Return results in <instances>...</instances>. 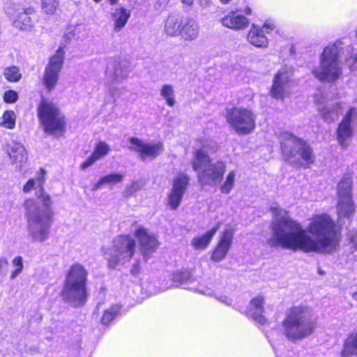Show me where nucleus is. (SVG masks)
<instances>
[{
	"instance_id": "obj_1",
	"label": "nucleus",
	"mask_w": 357,
	"mask_h": 357,
	"mask_svg": "<svg viewBox=\"0 0 357 357\" xmlns=\"http://www.w3.org/2000/svg\"><path fill=\"white\" fill-rule=\"evenodd\" d=\"M274 220L272 237L267 240L271 248L282 247L292 251L331 254L338 247L342 229L326 213L312 215L307 229L292 219L288 211L271 208Z\"/></svg>"
},
{
	"instance_id": "obj_2",
	"label": "nucleus",
	"mask_w": 357,
	"mask_h": 357,
	"mask_svg": "<svg viewBox=\"0 0 357 357\" xmlns=\"http://www.w3.org/2000/svg\"><path fill=\"white\" fill-rule=\"evenodd\" d=\"M40 174L37 177V188H40V193L38 198L41 199L44 208L42 209L37 206L33 199H26L24 205L29 227L39 228L32 233V238L34 241L42 242L48 237L49 229L53 221L54 211L51 208L52 204L51 197L45 192L43 188L45 171L40 169Z\"/></svg>"
},
{
	"instance_id": "obj_3",
	"label": "nucleus",
	"mask_w": 357,
	"mask_h": 357,
	"mask_svg": "<svg viewBox=\"0 0 357 357\" xmlns=\"http://www.w3.org/2000/svg\"><path fill=\"white\" fill-rule=\"evenodd\" d=\"M281 326L285 337L290 342H296L314 333L317 321L308 306L294 305L286 310Z\"/></svg>"
},
{
	"instance_id": "obj_4",
	"label": "nucleus",
	"mask_w": 357,
	"mask_h": 357,
	"mask_svg": "<svg viewBox=\"0 0 357 357\" xmlns=\"http://www.w3.org/2000/svg\"><path fill=\"white\" fill-rule=\"evenodd\" d=\"M87 282L88 271L85 267L79 263L72 264L66 273L61 296L75 307L84 305L89 296Z\"/></svg>"
},
{
	"instance_id": "obj_5",
	"label": "nucleus",
	"mask_w": 357,
	"mask_h": 357,
	"mask_svg": "<svg viewBox=\"0 0 357 357\" xmlns=\"http://www.w3.org/2000/svg\"><path fill=\"white\" fill-rule=\"evenodd\" d=\"M193 170L197 173L198 182L202 185L220 183L226 172V165L222 160L212 162L207 152L202 149H196L191 161Z\"/></svg>"
},
{
	"instance_id": "obj_6",
	"label": "nucleus",
	"mask_w": 357,
	"mask_h": 357,
	"mask_svg": "<svg viewBox=\"0 0 357 357\" xmlns=\"http://www.w3.org/2000/svg\"><path fill=\"white\" fill-rule=\"evenodd\" d=\"M37 115L43 131L50 135L61 136L66 130L67 121L60 107L42 97L37 105Z\"/></svg>"
},
{
	"instance_id": "obj_7",
	"label": "nucleus",
	"mask_w": 357,
	"mask_h": 357,
	"mask_svg": "<svg viewBox=\"0 0 357 357\" xmlns=\"http://www.w3.org/2000/svg\"><path fill=\"white\" fill-rule=\"evenodd\" d=\"M340 50L336 43L326 46L319 57V67L312 73L320 82L334 83L341 78L342 70L340 64Z\"/></svg>"
},
{
	"instance_id": "obj_8",
	"label": "nucleus",
	"mask_w": 357,
	"mask_h": 357,
	"mask_svg": "<svg viewBox=\"0 0 357 357\" xmlns=\"http://www.w3.org/2000/svg\"><path fill=\"white\" fill-rule=\"evenodd\" d=\"M281 150L284 160L298 167L310 168L315 162L312 147L306 141L294 135L284 141Z\"/></svg>"
},
{
	"instance_id": "obj_9",
	"label": "nucleus",
	"mask_w": 357,
	"mask_h": 357,
	"mask_svg": "<svg viewBox=\"0 0 357 357\" xmlns=\"http://www.w3.org/2000/svg\"><path fill=\"white\" fill-rule=\"evenodd\" d=\"M256 115L250 109L233 107L227 110L226 120L231 128L238 135L251 133L256 127Z\"/></svg>"
},
{
	"instance_id": "obj_10",
	"label": "nucleus",
	"mask_w": 357,
	"mask_h": 357,
	"mask_svg": "<svg viewBox=\"0 0 357 357\" xmlns=\"http://www.w3.org/2000/svg\"><path fill=\"white\" fill-rule=\"evenodd\" d=\"M136 241L129 234H120L113 240L112 252H104L108 255L107 257V265L110 269H114L121 260L127 259L130 260L135 254Z\"/></svg>"
},
{
	"instance_id": "obj_11",
	"label": "nucleus",
	"mask_w": 357,
	"mask_h": 357,
	"mask_svg": "<svg viewBox=\"0 0 357 357\" xmlns=\"http://www.w3.org/2000/svg\"><path fill=\"white\" fill-rule=\"evenodd\" d=\"M64 59V46L59 47L55 53L48 59L41 78V83L49 93L54 91L59 84Z\"/></svg>"
},
{
	"instance_id": "obj_12",
	"label": "nucleus",
	"mask_w": 357,
	"mask_h": 357,
	"mask_svg": "<svg viewBox=\"0 0 357 357\" xmlns=\"http://www.w3.org/2000/svg\"><path fill=\"white\" fill-rule=\"evenodd\" d=\"M134 236L143 260L148 261L160 248V242L157 235L149 232L144 227L139 226L134 231Z\"/></svg>"
},
{
	"instance_id": "obj_13",
	"label": "nucleus",
	"mask_w": 357,
	"mask_h": 357,
	"mask_svg": "<svg viewBox=\"0 0 357 357\" xmlns=\"http://www.w3.org/2000/svg\"><path fill=\"white\" fill-rule=\"evenodd\" d=\"M293 72V68L287 65L276 72L269 90V94L273 98L283 100L288 96L287 86L292 81Z\"/></svg>"
},
{
	"instance_id": "obj_14",
	"label": "nucleus",
	"mask_w": 357,
	"mask_h": 357,
	"mask_svg": "<svg viewBox=\"0 0 357 357\" xmlns=\"http://www.w3.org/2000/svg\"><path fill=\"white\" fill-rule=\"evenodd\" d=\"M130 145L128 149L130 151L137 153L142 160L147 158H155L163 151V143L158 142L150 144L145 143L137 137H130L128 139Z\"/></svg>"
},
{
	"instance_id": "obj_15",
	"label": "nucleus",
	"mask_w": 357,
	"mask_h": 357,
	"mask_svg": "<svg viewBox=\"0 0 357 357\" xmlns=\"http://www.w3.org/2000/svg\"><path fill=\"white\" fill-rule=\"evenodd\" d=\"M355 116H357V109L351 107L347 111L337 127L336 139L338 143L344 148L348 146L349 140L353 136L351 121L353 117Z\"/></svg>"
},
{
	"instance_id": "obj_16",
	"label": "nucleus",
	"mask_w": 357,
	"mask_h": 357,
	"mask_svg": "<svg viewBox=\"0 0 357 357\" xmlns=\"http://www.w3.org/2000/svg\"><path fill=\"white\" fill-rule=\"evenodd\" d=\"M233 238L234 230L232 229H225L221 232L216 245L211 250V261L219 262L225 259L231 246Z\"/></svg>"
},
{
	"instance_id": "obj_17",
	"label": "nucleus",
	"mask_w": 357,
	"mask_h": 357,
	"mask_svg": "<svg viewBox=\"0 0 357 357\" xmlns=\"http://www.w3.org/2000/svg\"><path fill=\"white\" fill-rule=\"evenodd\" d=\"M188 182L189 177L183 173L174 179L172 188L167 197V204L171 209L176 210L180 205Z\"/></svg>"
},
{
	"instance_id": "obj_18",
	"label": "nucleus",
	"mask_w": 357,
	"mask_h": 357,
	"mask_svg": "<svg viewBox=\"0 0 357 357\" xmlns=\"http://www.w3.org/2000/svg\"><path fill=\"white\" fill-rule=\"evenodd\" d=\"M273 24H262L261 26L252 24L250 29L247 39L250 43L257 47H267L268 40L266 36L267 29H273Z\"/></svg>"
},
{
	"instance_id": "obj_19",
	"label": "nucleus",
	"mask_w": 357,
	"mask_h": 357,
	"mask_svg": "<svg viewBox=\"0 0 357 357\" xmlns=\"http://www.w3.org/2000/svg\"><path fill=\"white\" fill-rule=\"evenodd\" d=\"M109 151L110 148L108 144L103 141H99L96 144L91 155L80 165V169L83 170L86 169L93 165L96 161L105 157Z\"/></svg>"
},
{
	"instance_id": "obj_20",
	"label": "nucleus",
	"mask_w": 357,
	"mask_h": 357,
	"mask_svg": "<svg viewBox=\"0 0 357 357\" xmlns=\"http://www.w3.org/2000/svg\"><path fill=\"white\" fill-rule=\"evenodd\" d=\"M7 12L15 18V21L20 22L33 20V17L36 15V11L33 8H24L16 3H13L8 7Z\"/></svg>"
},
{
	"instance_id": "obj_21",
	"label": "nucleus",
	"mask_w": 357,
	"mask_h": 357,
	"mask_svg": "<svg viewBox=\"0 0 357 357\" xmlns=\"http://www.w3.org/2000/svg\"><path fill=\"white\" fill-rule=\"evenodd\" d=\"M220 227V223H217L213 228L205 234L197 236L191 240V245L195 250H204L208 247L213 238Z\"/></svg>"
},
{
	"instance_id": "obj_22",
	"label": "nucleus",
	"mask_w": 357,
	"mask_h": 357,
	"mask_svg": "<svg viewBox=\"0 0 357 357\" xmlns=\"http://www.w3.org/2000/svg\"><path fill=\"white\" fill-rule=\"evenodd\" d=\"M264 298L262 296H257L250 301V310L257 312L252 313V319L260 325H265L268 323L266 318L263 315Z\"/></svg>"
},
{
	"instance_id": "obj_23",
	"label": "nucleus",
	"mask_w": 357,
	"mask_h": 357,
	"mask_svg": "<svg viewBox=\"0 0 357 357\" xmlns=\"http://www.w3.org/2000/svg\"><path fill=\"white\" fill-rule=\"evenodd\" d=\"M341 357L357 356V331L348 334L340 351Z\"/></svg>"
},
{
	"instance_id": "obj_24",
	"label": "nucleus",
	"mask_w": 357,
	"mask_h": 357,
	"mask_svg": "<svg viewBox=\"0 0 357 357\" xmlns=\"http://www.w3.org/2000/svg\"><path fill=\"white\" fill-rule=\"evenodd\" d=\"M8 153L14 163H23L27 160L26 151L22 145L18 143H14L9 146Z\"/></svg>"
},
{
	"instance_id": "obj_25",
	"label": "nucleus",
	"mask_w": 357,
	"mask_h": 357,
	"mask_svg": "<svg viewBox=\"0 0 357 357\" xmlns=\"http://www.w3.org/2000/svg\"><path fill=\"white\" fill-rule=\"evenodd\" d=\"M338 215L340 217H350L355 211L351 197H342L337 205Z\"/></svg>"
},
{
	"instance_id": "obj_26",
	"label": "nucleus",
	"mask_w": 357,
	"mask_h": 357,
	"mask_svg": "<svg viewBox=\"0 0 357 357\" xmlns=\"http://www.w3.org/2000/svg\"><path fill=\"white\" fill-rule=\"evenodd\" d=\"M352 176L351 174H345L337 185V194L340 197H352Z\"/></svg>"
},
{
	"instance_id": "obj_27",
	"label": "nucleus",
	"mask_w": 357,
	"mask_h": 357,
	"mask_svg": "<svg viewBox=\"0 0 357 357\" xmlns=\"http://www.w3.org/2000/svg\"><path fill=\"white\" fill-rule=\"evenodd\" d=\"M123 174L118 173H112L101 177L99 181L93 185V190L99 189L103 184H115L122 181Z\"/></svg>"
},
{
	"instance_id": "obj_28",
	"label": "nucleus",
	"mask_w": 357,
	"mask_h": 357,
	"mask_svg": "<svg viewBox=\"0 0 357 357\" xmlns=\"http://www.w3.org/2000/svg\"><path fill=\"white\" fill-rule=\"evenodd\" d=\"M121 313V307L113 305L104 310L101 317V323L104 325L109 324Z\"/></svg>"
},
{
	"instance_id": "obj_29",
	"label": "nucleus",
	"mask_w": 357,
	"mask_h": 357,
	"mask_svg": "<svg viewBox=\"0 0 357 357\" xmlns=\"http://www.w3.org/2000/svg\"><path fill=\"white\" fill-rule=\"evenodd\" d=\"M3 75L9 82H17L20 80L22 75L18 67L15 66H9L5 68Z\"/></svg>"
},
{
	"instance_id": "obj_30",
	"label": "nucleus",
	"mask_w": 357,
	"mask_h": 357,
	"mask_svg": "<svg viewBox=\"0 0 357 357\" xmlns=\"http://www.w3.org/2000/svg\"><path fill=\"white\" fill-rule=\"evenodd\" d=\"M1 125L8 129H13L15 126V114L12 110H6L2 116Z\"/></svg>"
},
{
	"instance_id": "obj_31",
	"label": "nucleus",
	"mask_w": 357,
	"mask_h": 357,
	"mask_svg": "<svg viewBox=\"0 0 357 357\" xmlns=\"http://www.w3.org/2000/svg\"><path fill=\"white\" fill-rule=\"evenodd\" d=\"M42 10L47 15H53L59 6V0H40Z\"/></svg>"
},
{
	"instance_id": "obj_32",
	"label": "nucleus",
	"mask_w": 357,
	"mask_h": 357,
	"mask_svg": "<svg viewBox=\"0 0 357 357\" xmlns=\"http://www.w3.org/2000/svg\"><path fill=\"white\" fill-rule=\"evenodd\" d=\"M235 181L234 171H230L227 174L225 181L220 186V191L223 194H229L231 190Z\"/></svg>"
},
{
	"instance_id": "obj_33",
	"label": "nucleus",
	"mask_w": 357,
	"mask_h": 357,
	"mask_svg": "<svg viewBox=\"0 0 357 357\" xmlns=\"http://www.w3.org/2000/svg\"><path fill=\"white\" fill-rule=\"evenodd\" d=\"M130 13L123 8H117L112 14V18L115 22H127Z\"/></svg>"
},
{
	"instance_id": "obj_34",
	"label": "nucleus",
	"mask_w": 357,
	"mask_h": 357,
	"mask_svg": "<svg viewBox=\"0 0 357 357\" xmlns=\"http://www.w3.org/2000/svg\"><path fill=\"white\" fill-rule=\"evenodd\" d=\"M161 95L166 100L169 106L174 105L173 89L171 85L165 84L162 87Z\"/></svg>"
},
{
	"instance_id": "obj_35",
	"label": "nucleus",
	"mask_w": 357,
	"mask_h": 357,
	"mask_svg": "<svg viewBox=\"0 0 357 357\" xmlns=\"http://www.w3.org/2000/svg\"><path fill=\"white\" fill-rule=\"evenodd\" d=\"M12 264L13 266L15 268V270H13L10 275V279L13 280L20 273L22 272L23 270V262H22V257L21 256H17L15 257L13 261Z\"/></svg>"
},
{
	"instance_id": "obj_36",
	"label": "nucleus",
	"mask_w": 357,
	"mask_h": 357,
	"mask_svg": "<svg viewBox=\"0 0 357 357\" xmlns=\"http://www.w3.org/2000/svg\"><path fill=\"white\" fill-rule=\"evenodd\" d=\"M224 20L229 22H244L247 20L239 10H236L229 12Z\"/></svg>"
},
{
	"instance_id": "obj_37",
	"label": "nucleus",
	"mask_w": 357,
	"mask_h": 357,
	"mask_svg": "<svg viewBox=\"0 0 357 357\" xmlns=\"http://www.w3.org/2000/svg\"><path fill=\"white\" fill-rule=\"evenodd\" d=\"M18 94L14 90H7L3 95V100L6 103L12 104L18 100Z\"/></svg>"
},
{
	"instance_id": "obj_38",
	"label": "nucleus",
	"mask_w": 357,
	"mask_h": 357,
	"mask_svg": "<svg viewBox=\"0 0 357 357\" xmlns=\"http://www.w3.org/2000/svg\"><path fill=\"white\" fill-rule=\"evenodd\" d=\"M35 186L37 187V178L36 179H29L23 186V191L24 192H29L33 189Z\"/></svg>"
},
{
	"instance_id": "obj_39",
	"label": "nucleus",
	"mask_w": 357,
	"mask_h": 357,
	"mask_svg": "<svg viewBox=\"0 0 357 357\" xmlns=\"http://www.w3.org/2000/svg\"><path fill=\"white\" fill-rule=\"evenodd\" d=\"M9 268V264L6 259H0V275H6Z\"/></svg>"
},
{
	"instance_id": "obj_40",
	"label": "nucleus",
	"mask_w": 357,
	"mask_h": 357,
	"mask_svg": "<svg viewBox=\"0 0 357 357\" xmlns=\"http://www.w3.org/2000/svg\"><path fill=\"white\" fill-rule=\"evenodd\" d=\"M331 110L327 107H324L321 110V116L325 121L331 120Z\"/></svg>"
},
{
	"instance_id": "obj_41",
	"label": "nucleus",
	"mask_w": 357,
	"mask_h": 357,
	"mask_svg": "<svg viewBox=\"0 0 357 357\" xmlns=\"http://www.w3.org/2000/svg\"><path fill=\"white\" fill-rule=\"evenodd\" d=\"M227 27L234 30L243 29L248 24H224Z\"/></svg>"
},
{
	"instance_id": "obj_42",
	"label": "nucleus",
	"mask_w": 357,
	"mask_h": 357,
	"mask_svg": "<svg viewBox=\"0 0 357 357\" xmlns=\"http://www.w3.org/2000/svg\"><path fill=\"white\" fill-rule=\"evenodd\" d=\"M199 3L202 8H206L211 6V0H199Z\"/></svg>"
},
{
	"instance_id": "obj_43",
	"label": "nucleus",
	"mask_w": 357,
	"mask_h": 357,
	"mask_svg": "<svg viewBox=\"0 0 357 357\" xmlns=\"http://www.w3.org/2000/svg\"><path fill=\"white\" fill-rule=\"evenodd\" d=\"M139 271V264L138 263H136L133 264L132 269H131V273L132 275H136Z\"/></svg>"
},
{
	"instance_id": "obj_44",
	"label": "nucleus",
	"mask_w": 357,
	"mask_h": 357,
	"mask_svg": "<svg viewBox=\"0 0 357 357\" xmlns=\"http://www.w3.org/2000/svg\"><path fill=\"white\" fill-rule=\"evenodd\" d=\"M181 3L185 6H191L193 5L194 0H181Z\"/></svg>"
},
{
	"instance_id": "obj_45",
	"label": "nucleus",
	"mask_w": 357,
	"mask_h": 357,
	"mask_svg": "<svg viewBox=\"0 0 357 357\" xmlns=\"http://www.w3.org/2000/svg\"><path fill=\"white\" fill-rule=\"evenodd\" d=\"M126 24H115L114 30L119 31Z\"/></svg>"
},
{
	"instance_id": "obj_46",
	"label": "nucleus",
	"mask_w": 357,
	"mask_h": 357,
	"mask_svg": "<svg viewBox=\"0 0 357 357\" xmlns=\"http://www.w3.org/2000/svg\"><path fill=\"white\" fill-rule=\"evenodd\" d=\"M172 25H174H174H176V24H169V26H167V25H166V26H165V30L168 32L167 33H168L169 35H174V32H171V31H169V27H170Z\"/></svg>"
},
{
	"instance_id": "obj_47",
	"label": "nucleus",
	"mask_w": 357,
	"mask_h": 357,
	"mask_svg": "<svg viewBox=\"0 0 357 357\" xmlns=\"http://www.w3.org/2000/svg\"><path fill=\"white\" fill-rule=\"evenodd\" d=\"M245 13L247 14V15L251 14V9H250V8H248V7L246 8L245 9Z\"/></svg>"
},
{
	"instance_id": "obj_48",
	"label": "nucleus",
	"mask_w": 357,
	"mask_h": 357,
	"mask_svg": "<svg viewBox=\"0 0 357 357\" xmlns=\"http://www.w3.org/2000/svg\"><path fill=\"white\" fill-rule=\"evenodd\" d=\"M335 107L336 108H338L340 110H341L342 109V105H341V103L340 102H338L335 105Z\"/></svg>"
},
{
	"instance_id": "obj_49",
	"label": "nucleus",
	"mask_w": 357,
	"mask_h": 357,
	"mask_svg": "<svg viewBox=\"0 0 357 357\" xmlns=\"http://www.w3.org/2000/svg\"><path fill=\"white\" fill-rule=\"evenodd\" d=\"M352 297H353L354 299L357 301V291L352 294Z\"/></svg>"
},
{
	"instance_id": "obj_50",
	"label": "nucleus",
	"mask_w": 357,
	"mask_h": 357,
	"mask_svg": "<svg viewBox=\"0 0 357 357\" xmlns=\"http://www.w3.org/2000/svg\"><path fill=\"white\" fill-rule=\"evenodd\" d=\"M222 3L227 4L229 3L231 0H220Z\"/></svg>"
},
{
	"instance_id": "obj_51",
	"label": "nucleus",
	"mask_w": 357,
	"mask_h": 357,
	"mask_svg": "<svg viewBox=\"0 0 357 357\" xmlns=\"http://www.w3.org/2000/svg\"><path fill=\"white\" fill-rule=\"evenodd\" d=\"M188 25H189V24H188V23L185 24L183 26L182 29H185H185H188Z\"/></svg>"
},
{
	"instance_id": "obj_52",
	"label": "nucleus",
	"mask_w": 357,
	"mask_h": 357,
	"mask_svg": "<svg viewBox=\"0 0 357 357\" xmlns=\"http://www.w3.org/2000/svg\"><path fill=\"white\" fill-rule=\"evenodd\" d=\"M109 1L112 4H114L116 3L117 0H109Z\"/></svg>"
},
{
	"instance_id": "obj_53",
	"label": "nucleus",
	"mask_w": 357,
	"mask_h": 357,
	"mask_svg": "<svg viewBox=\"0 0 357 357\" xmlns=\"http://www.w3.org/2000/svg\"><path fill=\"white\" fill-rule=\"evenodd\" d=\"M169 1V0H164V1H166V2H167V1Z\"/></svg>"
}]
</instances>
